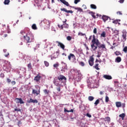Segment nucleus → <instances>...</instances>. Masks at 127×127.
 Segmentation results:
<instances>
[{"mask_svg":"<svg viewBox=\"0 0 127 127\" xmlns=\"http://www.w3.org/2000/svg\"><path fill=\"white\" fill-rule=\"evenodd\" d=\"M66 77L63 75H60L58 76V79L54 80L53 83L55 86H57L56 89L58 92H61V87H64L66 85Z\"/></svg>","mask_w":127,"mask_h":127,"instance_id":"nucleus-1","label":"nucleus"},{"mask_svg":"<svg viewBox=\"0 0 127 127\" xmlns=\"http://www.w3.org/2000/svg\"><path fill=\"white\" fill-rule=\"evenodd\" d=\"M92 44L91 45V47L93 51H96L97 49L99 48V49H107L106 48V45L105 44H101L100 41L99 39L96 38V36L95 35H93V39L91 41Z\"/></svg>","mask_w":127,"mask_h":127,"instance_id":"nucleus-2","label":"nucleus"},{"mask_svg":"<svg viewBox=\"0 0 127 127\" xmlns=\"http://www.w3.org/2000/svg\"><path fill=\"white\" fill-rule=\"evenodd\" d=\"M24 40L26 41L27 47H31V42L34 40V36L30 32H28L25 36H23Z\"/></svg>","mask_w":127,"mask_h":127,"instance_id":"nucleus-3","label":"nucleus"},{"mask_svg":"<svg viewBox=\"0 0 127 127\" xmlns=\"http://www.w3.org/2000/svg\"><path fill=\"white\" fill-rule=\"evenodd\" d=\"M68 59L69 61H71H71H72V62H75V61H76V57L74 54H70L68 56Z\"/></svg>","mask_w":127,"mask_h":127,"instance_id":"nucleus-4","label":"nucleus"},{"mask_svg":"<svg viewBox=\"0 0 127 127\" xmlns=\"http://www.w3.org/2000/svg\"><path fill=\"white\" fill-rule=\"evenodd\" d=\"M93 56H94V55H92V56H90L89 58V60L88 62H89V64L90 66H93V65H94V60H95V59L93 57Z\"/></svg>","mask_w":127,"mask_h":127,"instance_id":"nucleus-5","label":"nucleus"},{"mask_svg":"<svg viewBox=\"0 0 127 127\" xmlns=\"http://www.w3.org/2000/svg\"><path fill=\"white\" fill-rule=\"evenodd\" d=\"M32 94L33 95H36V96H38V95L40 94V88H39L38 90L33 89Z\"/></svg>","mask_w":127,"mask_h":127,"instance_id":"nucleus-6","label":"nucleus"},{"mask_svg":"<svg viewBox=\"0 0 127 127\" xmlns=\"http://www.w3.org/2000/svg\"><path fill=\"white\" fill-rule=\"evenodd\" d=\"M56 43H58V46H60L63 50H65V45L63 44V43L59 42V41H56Z\"/></svg>","mask_w":127,"mask_h":127,"instance_id":"nucleus-7","label":"nucleus"},{"mask_svg":"<svg viewBox=\"0 0 127 127\" xmlns=\"http://www.w3.org/2000/svg\"><path fill=\"white\" fill-rule=\"evenodd\" d=\"M73 74L75 76H77L78 75V76H82V74H81V72H80V70H78L77 69H74L73 70Z\"/></svg>","mask_w":127,"mask_h":127,"instance_id":"nucleus-8","label":"nucleus"},{"mask_svg":"<svg viewBox=\"0 0 127 127\" xmlns=\"http://www.w3.org/2000/svg\"><path fill=\"white\" fill-rule=\"evenodd\" d=\"M127 40V34L126 33H124V31H123V35L121 38V41H126Z\"/></svg>","mask_w":127,"mask_h":127,"instance_id":"nucleus-9","label":"nucleus"},{"mask_svg":"<svg viewBox=\"0 0 127 127\" xmlns=\"http://www.w3.org/2000/svg\"><path fill=\"white\" fill-rule=\"evenodd\" d=\"M15 100H16V104H24V102H23V100H22V99L21 98H15Z\"/></svg>","mask_w":127,"mask_h":127,"instance_id":"nucleus-10","label":"nucleus"},{"mask_svg":"<svg viewBox=\"0 0 127 127\" xmlns=\"http://www.w3.org/2000/svg\"><path fill=\"white\" fill-rule=\"evenodd\" d=\"M40 79H41V76H40L39 73L35 77L34 80V81H36V82H39V81H40Z\"/></svg>","mask_w":127,"mask_h":127,"instance_id":"nucleus-11","label":"nucleus"},{"mask_svg":"<svg viewBox=\"0 0 127 127\" xmlns=\"http://www.w3.org/2000/svg\"><path fill=\"white\" fill-rule=\"evenodd\" d=\"M27 103L28 104H30V103H34L37 104V103H38V101H37V99L33 100V99H32V98H31V99H30L29 100L27 101Z\"/></svg>","mask_w":127,"mask_h":127,"instance_id":"nucleus-12","label":"nucleus"},{"mask_svg":"<svg viewBox=\"0 0 127 127\" xmlns=\"http://www.w3.org/2000/svg\"><path fill=\"white\" fill-rule=\"evenodd\" d=\"M61 10L62 11H64L65 12H66V13H73V11H72V10H67L65 8H61Z\"/></svg>","mask_w":127,"mask_h":127,"instance_id":"nucleus-13","label":"nucleus"},{"mask_svg":"<svg viewBox=\"0 0 127 127\" xmlns=\"http://www.w3.org/2000/svg\"><path fill=\"white\" fill-rule=\"evenodd\" d=\"M111 19V18L108 16H106L105 15H103L102 16V19H103V20L104 21V22H106V21H107V20H108V19Z\"/></svg>","mask_w":127,"mask_h":127,"instance_id":"nucleus-14","label":"nucleus"},{"mask_svg":"<svg viewBox=\"0 0 127 127\" xmlns=\"http://www.w3.org/2000/svg\"><path fill=\"white\" fill-rule=\"evenodd\" d=\"M103 78L105 79H106V80H112L113 79V77L112 76L109 75L105 74L103 75Z\"/></svg>","mask_w":127,"mask_h":127,"instance_id":"nucleus-15","label":"nucleus"},{"mask_svg":"<svg viewBox=\"0 0 127 127\" xmlns=\"http://www.w3.org/2000/svg\"><path fill=\"white\" fill-rule=\"evenodd\" d=\"M60 0L65 5H66V6H69V7H70V4H69V3L68 2H67L65 0Z\"/></svg>","mask_w":127,"mask_h":127,"instance_id":"nucleus-16","label":"nucleus"},{"mask_svg":"<svg viewBox=\"0 0 127 127\" xmlns=\"http://www.w3.org/2000/svg\"><path fill=\"white\" fill-rule=\"evenodd\" d=\"M70 7H72V8H74V9H76L78 11L80 12H83V9L81 8L80 7H75L74 6H69Z\"/></svg>","mask_w":127,"mask_h":127,"instance_id":"nucleus-17","label":"nucleus"},{"mask_svg":"<svg viewBox=\"0 0 127 127\" xmlns=\"http://www.w3.org/2000/svg\"><path fill=\"white\" fill-rule=\"evenodd\" d=\"M64 113H74V110L71 109L70 111H69L64 108Z\"/></svg>","mask_w":127,"mask_h":127,"instance_id":"nucleus-18","label":"nucleus"},{"mask_svg":"<svg viewBox=\"0 0 127 127\" xmlns=\"http://www.w3.org/2000/svg\"><path fill=\"white\" fill-rule=\"evenodd\" d=\"M89 14H91V15L93 17V18L96 19V16L95 15V12L93 11H90L88 12Z\"/></svg>","mask_w":127,"mask_h":127,"instance_id":"nucleus-19","label":"nucleus"},{"mask_svg":"<svg viewBox=\"0 0 127 127\" xmlns=\"http://www.w3.org/2000/svg\"><path fill=\"white\" fill-rule=\"evenodd\" d=\"M116 105L117 108H121L122 107V103L120 102H117Z\"/></svg>","mask_w":127,"mask_h":127,"instance_id":"nucleus-20","label":"nucleus"},{"mask_svg":"<svg viewBox=\"0 0 127 127\" xmlns=\"http://www.w3.org/2000/svg\"><path fill=\"white\" fill-rule=\"evenodd\" d=\"M90 7L92 9H97V6H96V5H95L94 4H91L90 5Z\"/></svg>","mask_w":127,"mask_h":127,"instance_id":"nucleus-21","label":"nucleus"},{"mask_svg":"<svg viewBox=\"0 0 127 127\" xmlns=\"http://www.w3.org/2000/svg\"><path fill=\"white\" fill-rule=\"evenodd\" d=\"M96 63L94 67L96 70H100V68H99V64H98V63Z\"/></svg>","mask_w":127,"mask_h":127,"instance_id":"nucleus-22","label":"nucleus"},{"mask_svg":"<svg viewBox=\"0 0 127 127\" xmlns=\"http://www.w3.org/2000/svg\"><path fill=\"white\" fill-rule=\"evenodd\" d=\"M116 61H117V62L118 63H120V62H121V61H122V58L120 57H118L116 59Z\"/></svg>","mask_w":127,"mask_h":127,"instance_id":"nucleus-23","label":"nucleus"},{"mask_svg":"<svg viewBox=\"0 0 127 127\" xmlns=\"http://www.w3.org/2000/svg\"><path fill=\"white\" fill-rule=\"evenodd\" d=\"M104 121L105 122H108V123H110V122H111V118H110L109 117H107L105 118Z\"/></svg>","mask_w":127,"mask_h":127,"instance_id":"nucleus-24","label":"nucleus"},{"mask_svg":"<svg viewBox=\"0 0 127 127\" xmlns=\"http://www.w3.org/2000/svg\"><path fill=\"white\" fill-rule=\"evenodd\" d=\"M119 117L120 118H121L122 120H124V119H125V117H126V114L125 113H122L119 115Z\"/></svg>","mask_w":127,"mask_h":127,"instance_id":"nucleus-25","label":"nucleus"},{"mask_svg":"<svg viewBox=\"0 0 127 127\" xmlns=\"http://www.w3.org/2000/svg\"><path fill=\"white\" fill-rule=\"evenodd\" d=\"M32 29H34V30H36V29H37V26H36V24H33L32 25Z\"/></svg>","mask_w":127,"mask_h":127,"instance_id":"nucleus-26","label":"nucleus"},{"mask_svg":"<svg viewBox=\"0 0 127 127\" xmlns=\"http://www.w3.org/2000/svg\"><path fill=\"white\" fill-rule=\"evenodd\" d=\"M44 93L45 94V95H48L49 93H50V91L47 89L44 90Z\"/></svg>","mask_w":127,"mask_h":127,"instance_id":"nucleus-27","label":"nucleus"},{"mask_svg":"<svg viewBox=\"0 0 127 127\" xmlns=\"http://www.w3.org/2000/svg\"><path fill=\"white\" fill-rule=\"evenodd\" d=\"M27 67L28 69H29L30 70H31V69H32V65L31 64V63L28 64L27 65Z\"/></svg>","mask_w":127,"mask_h":127,"instance_id":"nucleus-28","label":"nucleus"},{"mask_svg":"<svg viewBox=\"0 0 127 127\" xmlns=\"http://www.w3.org/2000/svg\"><path fill=\"white\" fill-rule=\"evenodd\" d=\"M101 37H106V32H102V33L101 34Z\"/></svg>","mask_w":127,"mask_h":127,"instance_id":"nucleus-29","label":"nucleus"},{"mask_svg":"<svg viewBox=\"0 0 127 127\" xmlns=\"http://www.w3.org/2000/svg\"><path fill=\"white\" fill-rule=\"evenodd\" d=\"M94 97H93V96H89L88 97V100H89V101H90V102H92V101H93L94 100Z\"/></svg>","mask_w":127,"mask_h":127,"instance_id":"nucleus-30","label":"nucleus"},{"mask_svg":"<svg viewBox=\"0 0 127 127\" xmlns=\"http://www.w3.org/2000/svg\"><path fill=\"white\" fill-rule=\"evenodd\" d=\"M98 104H100V100L97 99L95 102L94 105H95V106H97L98 105Z\"/></svg>","mask_w":127,"mask_h":127,"instance_id":"nucleus-31","label":"nucleus"},{"mask_svg":"<svg viewBox=\"0 0 127 127\" xmlns=\"http://www.w3.org/2000/svg\"><path fill=\"white\" fill-rule=\"evenodd\" d=\"M10 2V0H4V4H8Z\"/></svg>","mask_w":127,"mask_h":127,"instance_id":"nucleus-32","label":"nucleus"},{"mask_svg":"<svg viewBox=\"0 0 127 127\" xmlns=\"http://www.w3.org/2000/svg\"><path fill=\"white\" fill-rule=\"evenodd\" d=\"M120 31L118 30H115L114 31V33H115L116 34V35H119Z\"/></svg>","mask_w":127,"mask_h":127,"instance_id":"nucleus-33","label":"nucleus"},{"mask_svg":"<svg viewBox=\"0 0 127 127\" xmlns=\"http://www.w3.org/2000/svg\"><path fill=\"white\" fill-rule=\"evenodd\" d=\"M58 27H59V28H60L62 30H63L64 28V26L63 24L61 25V26H60V25L58 24Z\"/></svg>","mask_w":127,"mask_h":127,"instance_id":"nucleus-34","label":"nucleus"},{"mask_svg":"<svg viewBox=\"0 0 127 127\" xmlns=\"http://www.w3.org/2000/svg\"><path fill=\"white\" fill-rule=\"evenodd\" d=\"M44 64L46 67H48V66H49V63L47 61H44Z\"/></svg>","mask_w":127,"mask_h":127,"instance_id":"nucleus-35","label":"nucleus"},{"mask_svg":"<svg viewBox=\"0 0 127 127\" xmlns=\"http://www.w3.org/2000/svg\"><path fill=\"white\" fill-rule=\"evenodd\" d=\"M64 27V28H69V25L67 23L63 24Z\"/></svg>","mask_w":127,"mask_h":127,"instance_id":"nucleus-36","label":"nucleus"},{"mask_svg":"<svg viewBox=\"0 0 127 127\" xmlns=\"http://www.w3.org/2000/svg\"><path fill=\"white\" fill-rule=\"evenodd\" d=\"M66 39H67V40H68V41H71V40H72V37H71L70 36H68L66 37Z\"/></svg>","mask_w":127,"mask_h":127,"instance_id":"nucleus-37","label":"nucleus"},{"mask_svg":"<svg viewBox=\"0 0 127 127\" xmlns=\"http://www.w3.org/2000/svg\"><path fill=\"white\" fill-rule=\"evenodd\" d=\"M119 21H121V20H115L113 21V23H115V24H118Z\"/></svg>","mask_w":127,"mask_h":127,"instance_id":"nucleus-38","label":"nucleus"},{"mask_svg":"<svg viewBox=\"0 0 127 127\" xmlns=\"http://www.w3.org/2000/svg\"><path fill=\"white\" fill-rule=\"evenodd\" d=\"M109 100H110V99L109 98L108 96H106L105 97V102H106V103H108L109 102Z\"/></svg>","mask_w":127,"mask_h":127,"instance_id":"nucleus-39","label":"nucleus"},{"mask_svg":"<svg viewBox=\"0 0 127 127\" xmlns=\"http://www.w3.org/2000/svg\"><path fill=\"white\" fill-rule=\"evenodd\" d=\"M78 35H79L80 36H84V35H85V36H86V34H83L82 33L79 32L78 33Z\"/></svg>","mask_w":127,"mask_h":127,"instance_id":"nucleus-40","label":"nucleus"},{"mask_svg":"<svg viewBox=\"0 0 127 127\" xmlns=\"http://www.w3.org/2000/svg\"><path fill=\"white\" fill-rule=\"evenodd\" d=\"M79 65H80V66H82V67H83V66H85V64L83 62H79Z\"/></svg>","mask_w":127,"mask_h":127,"instance_id":"nucleus-41","label":"nucleus"},{"mask_svg":"<svg viewBox=\"0 0 127 127\" xmlns=\"http://www.w3.org/2000/svg\"><path fill=\"white\" fill-rule=\"evenodd\" d=\"M123 51H124V52H125V53H127V46L125 47L123 49Z\"/></svg>","mask_w":127,"mask_h":127,"instance_id":"nucleus-42","label":"nucleus"},{"mask_svg":"<svg viewBox=\"0 0 127 127\" xmlns=\"http://www.w3.org/2000/svg\"><path fill=\"white\" fill-rule=\"evenodd\" d=\"M53 66L54 67V68H57L59 66V64H55L53 65Z\"/></svg>","mask_w":127,"mask_h":127,"instance_id":"nucleus-43","label":"nucleus"},{"mask_svg":"<svg viewBox=\"0 0 127 127\" xmlns=\"http://www.w3.org/2000/svg\"><path fill=\"white\" fill-rule=\"evenodd\" d=\"M115 54L117 56H118V55H121V52H119V51H116L115 52Z\"/></svg>","mask_w":127,"mask_h":127,"instance_id":"nucleus-44","label":"nucleus"},{"mask_svg":"<svg viewBox=\"0 0 127 127\" xmlns=\"http://www.w3.org/2000/svg\"><path fill=\"white\" fill-rule=\"evenodd\" d=\"M14 111L15 112H21V110H20V109L19 108L18 109L15 108Z\"/></svg>","mask_w":127,"mask_h":127,"instance_id":"nucleus-45","label":"nucleus"},{"mask_svg":"<svg viewBox=\"0 0 127 127\" xmlns=\"http://www.w3.org/2000/svg\"><path fill=\"white\" fill-rule=\"evenodd\" d=\"M93 33H94V34H97V28H95L93 29Z\"/></svg>","mask_w":127,"mask_h":127,"instance_id":"nucleus-46","label":"nucleus"},{"mask_svg":"<svg viewBox=\"0 0 127 127\" xmlns=\"http://www.w3.org/2000/svg\"><path fill=\"white\" fill-rule=\"evenodd\" d=\"M80 0H74V3L75 4H77V3H78V2H80Z\"/></svg>","mask_w":127,"mask_h":127,"instance_id":"nucleus-47","label":"nucleus"},{"mask_svg":"<svg viewBox=\"0 0 127 127\" xmlns=\"http://www.w3.org/2000/svg\"><path fill=\"white\" fill-rule=\"evenodd\" d=\"M86 116H87L88 118H92V115H90L89 113L86 114Z\"/></svg>","mask_w":127,"mask_h":127,"instance_id":"nucleus-48","label":"nucleus"},{"mask_svg":"<svg viewBox=\"0 0 127 127\" xmlns=\"http://www.w3.org/2000/svg\"><path fill=\"white\" fill-rule=\"evenodd\" d=\"M117 14H119L120 15H122L123 13H122V11H118L117 12Z\"/></svg>","mask_w":127,"mask_h":127,"instance_id":"nucleus-49","label":"nucleus"},{"mask_svg":"<svg viewBox=\"0 0 127 127\" xmlns=\"http://www.w3.org/2000/svg\"><path fill=\"white\" fill-rule=\"evenodd\" d=\"M124 2H125V0H120L119 1V2H120V3H124Z\"/></svg>","mask_w":127,"mask_h":127,"instance_id":"nucleus-50","label":"nucleus"},{"mask_svg":"<svg viewBox=\"0 0 127 127\" xmlns=\"http://www.w3.org/2000/svg\"><path fill=\"white\" fill-rule=\"evenodd\" d=\"M7 83H10L11 82V80L9 78H7Z\"/></svg>","mask_w":127,"mask_h":127,"instance_id":"nucleus-51","label":"nucleus"},{"mask_svg":"<svg viewBox=\"0 0 127 127\" xmlns=\"http://www.w3.org/2000/svg\"><path fill=\"white\" fill-rule=\"evenodd\" d=\"M11 83L12 85H15V84H16V82H15V81H11Z\"/></svg>","mask_w":127,"mask_h":127,"instance_id":"nucleus-52","label":"nucleus"},{"mask_svg":"<svg viewBox=\"0 0 127 127\" xmlns=\"http://www.w3.org/2000/svg\"><path fill=\"white\" fill-rule=\"evenodd\" d=\"M20 33L22 34V35H23V34H24V33H25V32H24V31L22 30L20 31Z\"/></svg>","mask_w":127,"mask_h":127,"instance_id":"nucleus-53","label":"nucleus"},{"mask_svg":"<svg viewBox=\"0 0 127 127\" xmlns=\"http://www.w3.org/2000/svg\"><path fill=\"white\" fill-rule=\"evenodd\" d=\"M98 62H99V63H101V61L98 60V59H96L95 61V63H98Z\"/></svg>","mask_w":127,"mask_h":127,"instance_id":"nucleus-54","label":"nucleus"},{"mask_svg":"<svg viewBox=\"0 0 127 127\" xmlns=\"http://www.w3.org/2000/svg\"><path fill=\"white\" fill-rule=\"evenodd\" d=\"M4 77V74L3 73H1L0 74V77L1 78H3Z\"/></svg>","mask_w":127,"mask_h":127,"instance_id":"nucleus-55","label":"nucleus"},{"mask_svg":"<svg viewBox=\"0 0 127 127\" xmlns=\"http://www.w3.org/2000/svg\"><path fill=\"white\" fill-rule=\"evenodd\" d=\"M67 22V19H65L64 21H63V24H66V22Z\"/></svg>","mask_w":127,"mask_h":127,"instance_id":"nucleus-56","label":"nucleus"},{"mask_svg":"<svg viewBox=\"0 0 127 127\" xmlns=\"http://www.w3.org/2000/svg\"><path fill=\"white\" fill-rule=\"evenodd\" d=\"M92 37L93 38V36H89V41H90V40L92 39Z\"/></svg>","mask_w":127,"mask_h":127,"instance_id":"nucleus-57","label":"nucleus"},{"mask_svg":"<svg viewBox=\"0 0 127 127\" xmlns=\"http://www.w3.org/2000/svg\"><path fill=\"white\" fill-rule=\"evenodd\" d=\"M100 94L101 95H103V94H104V92H103V91H100Z\"/></svg>","mask_w":127,"mask_h":127,"instance_id":"nucleus-58","label":"nucleus"},{"mask_svg":"<svg viewBox=\"0 0 127 127\" xmlns=\"http://www.w3.org/2000/svg\"><path fill=\"white\" fill-rule=\"evenodd\" d=\"M8 55H9V53H7V54L5 55V57H7V56H8Z\"/></svg>","mask_w":127,"mask_h":127,"instance_id":"nucleus-59","label":"nucleus"},{"mask_svg":"<svg viewBox=\"0 0 127 127\" xmlns=\"http://www.w3.org/2000/svg\"><path fill=\"white\" fill-rule=\"evenodd\" d=\"M62 55H63V56L64 55V56H67V54H66L65 53H63Z\"/></svg>","mask_w":127,"mask_h":127,"instance_id":"nucleus-60","label":"nucleus"},{"mask_svg":"<svg viewBox=\"0 0 127 127\" xmlns=\"http://www.w3.org/2000/svg\"><path fill=\"white\" fill-rule=\"evenodd\" d=\"M6 51H7L6 49L3 50V52H4V53H5V52H6Z\"/></svg>","mask_w":127,"mask_h":127,"instance_id":"nucleus-61","label":"nucleus"},{"mask_svg":"<svg viewBox=\"0 0 127 127\" xmlns=\"http://www.w3.org/2000/svg\"><path fill=\"white\" fill-rule=\"evenodd\" d=\"M96 16H102V15H99V14H96Z\"/></svg>","mask_w":127,"mask_h":127,"instance_id":"nucleus-62","label":"nucleus"},{"mask_svg":"<svg viewBox=\"0 0 127 127\" xmlns=\"http://www.w3.org/2000/svg\"><path fill=\"white\" fill-rule=\"evenodd\" d=\"M4 37H6L7 36V34H5L4 35Z\"/></svg>","mask_w":127,"mask_h":127,"instance_id":"nucleus-63","label":"nucleus"},{"mask_svg":"<svg viewBox=\"0 0 127 127\" xmlns=\"http://www.w3.org/2000/svg\"><path fill=\"white\" fill-rule=\"evenodd\" d=\"M56 54H59V51H57V52H56Z\"/></svg>","mask_w":127,"mask_h":127,"instance_id":"nucleus-64","label":"nucleus"}]
</instances>
